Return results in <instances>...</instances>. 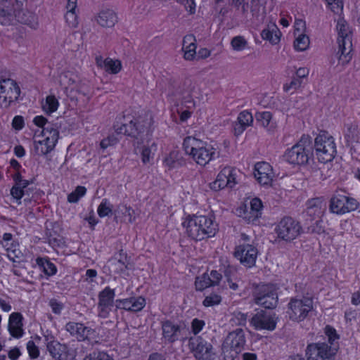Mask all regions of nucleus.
<instances>
[{"label":"nucleus","mask_w":360,"mask_h":360,"mask_svg":"<svg viewBox=\"0 0 360 360\" xmlns=\"http://www.w3.org/2000/svg\"><path fill=\"white\" fill-rule=\"evenodd\" d=\"M131 305L132 311H141L146 305V300L142 297H131Z\"/></svg>","instance_id":"52"},{"label":"nucleus","mask_w":360,"mask_h":360,"mask_svg":"<svg viewBox=\"0 0 360 360\" xmlns=\"http://www.w3.org/2000/svg\"><path fill=\"white\" fill-rule=\"evenodd\" d=\"M153 123V117L148 112H144L138 117L131 115H125L122 121L114 126L117 134H124L133 137H137L140 134L150 129Z\"/></svg>","instance_id":"2"},{"label":"nucleus","mask_w":360,"mask_h":360,"mask_svg":"<svg viewBox=\"0 0 360 360\" xmlns=\"http://www.w3.org/2000/svg\"><path fill=\"white\" fill-rule=\"evenodd\" d=\"M255 302L266 309L274 308L278 303L277 288L272 284L258 285L254 292Z\"/></svg>","instance_id":"10"},{"label":"nucleus","mask_w":360,"mask_h":360,"mask_svg":"<svg viewBox=\"0 0 360 360\" xmlns=\"http://www.w3.org/2000/svg\"><path fill=\"white\" fill-rule=\"evenodd\" d=\"M236 184L235 169L231 167H225L218 174L215 181L210 184V188L217 191L225 188H232Z\"/></svg>","instance_id":"17"},{"label":"nucleus","mask_w":360,"mask_h":360,"mask_svg":"<svg viewBox=\"0 0 360 360\" xmlns=\"http://www.w3.org/2000/svg\"><path fill=\"white\" fill-rule=\"evenodd\" d=\"M131 297L129 299H124L121 300L116 301V307L117 308L124 309L127 311H131Z\"/></svg>","instance_id":"62"},{"label":"nucleus","mask_w":360,"mask_h":360,"mask_svg":"<svg viewBox=\"0 0 360 360\" xmlns=\"http://www.w3.org/2000/svg\"><path fill=\"white\" fill-rule=\"evenodd\" d=\"M183 147L186 154L199 165L205 166L214 158V148L192 136L184 139Z\"/></svg>","instance_id":"4"},{"label":"nucleus","mask_w":360,"mask_h":360,"mask_svg":"<svg viewBox=\"0 0 360 360\" xmlns=\"http://www.w3.org/2000/svg\"><path fill=\"white\" fill-rule=\"evenodd\" d=\"M205 323L203 320L194 319L191 322V330L194 335L199 333L204 328Z\"/></svg>","instance_id":"58"},{"label":"nucleus","mask_w":360,"mask_h":360,"mask_svg":"<svg viewBox=\"0 0 360 360\" xmlns=\"http://www.w3.org/2000/svg\"><path fill=\"white\" fill-rule=\"evenodd\" d=\"M328 7L335 13H339L342 11V0H326Z\"/></svg>","instance_id":"55"},{"label":"nucleus","mask_w":360,"mask_h":360,"mask_svg":"<svg viewBox=\"0 0 360 360\" xmlns=\"http://www.w3.org/2000/svg\"><path fill=\"white\" fill-rule=\"evenodd\" d=\"M27 349L29 355L31 358L35 359L39 356V351L38 347L35 345L34 342L32 340L29 341L27 344Z\"/></svg>","instance_id":"60"},{"label":"nucleus","mask_w":360,"mask_h":360,"mask_svg":"<svg viewBox=\"0 0 360 360\" xmlns=\"http://www.w3.org/2000/svg\"><path fill=\"white\" fill-rule=\"evenodd\" d=\"M11 194L13 198L18 201V203L20 204V199L24 195V190L21 189L20 187L15 184L11 190Z\"/></svg>","instance_id":"61"},{"label":"nucleus","mask_w":360,"mask_h":360,"mask_svg":"<svg viewBox=\"0 0 360 360\" xmlns=\"http://www.w3.org/2000/svg\"><path fill=\"white\" fill-rule=\"evenodd\" d=\"M162 336L163 338L170 342H174L182 338L184 340L186 338L183 337L186 332V328L170 321H166L162 323Z\"/></svg>","instance_id":"21"},{"label":"nucleus","mask_w":360,"mask_h":360,"mask_svg":"<svg viewBox=\"0 0 360 360\" xmlns=\"http://www.w3.org/2000/svg\"><path fill=\"white\" fill-rule=\"evenodd\" d=\"M156 150V145L153 143L151 146H144L141 150V161L146 165L149 163L153 159L154 151Z\"/></svg>","instance_id":"41"},{"label":"nucleus","mask_w":360,"mask_h":360,"mask_svg":"<svg viewBox=\"0 0 360 360\" xmlns=\"http://www.w3.org/2000/svg\"><path fill=\"white\" fill-rule=\"evenodd\" d=\"M55 146L47 142L46 139L34 140V148L35 153L39 155H45L51 152Z\"/></svg>","instance_id":"36"},{"label":"nucleus","mask_w":360,"mask_h":360,"mask_svg":"<svg viewBox=\"0 0 360 360\" xmlns=\"http://www.w3.org/2000/svg\"><path fill=\"white\" fill-rule=\"evenodd\" d=\"M287 313L290 320L302 321L313 309V300L310 297L292 298L288 304Z\"/></svg>","instance_id":"8"},{"label":"nucleus","mask_w":360,"mask_h":360,"mask_svg":"<svg viewBox=\"0 0 360 360\" xmlns=\"http://www.w3.org/2000/svg\"><path fill=\"white\" fill-rule=\"evenodd\" d=\"M358 207L356 200L340 193H335L330 201V210L337 214H343L355 210Z\"/></svg>","instance_id":"14"},{"label":"nucleus","mask_w":360,"mask_h":360,"mask_svg":"<svg viewBox=\"0 0 360 360\" xmlns=\"http://www.w3.org/2000/svg\"><path fill=\"white\" fill-rule=\"evenodd\" d=\"M184 225L188 236L195 241L212 237L217 231V224L210 216L193 215Z\"/></svg>","instance_id":"1"},{"label":"nucleus","mask_w":360,"mask_h":360,"mask_svg":"<svg viewBox=\"0 0 360 360\" xmlns=\"http://www.w3.org/2000/svg\"><path fill=\"white\" fill-rule=\"evenodd\" d=\"M277 321L275 314L262 310L251 318L250 323L255 330L272 331L276 327Z\"/></svg>","instance_id":"16"},{"label":"nucleus","mask_w":360,"mask_h":360,"mask_svg":"<svg viewBox=\"0 0 360 360\" xmlns=\"http://www.w3.org/2000/svg\"><path fill=\"white\" fill-rule=\"evenodd\" d=\"M326 210V203L321 198H312L307 202V212L312 217H320Z\"/></svg>","instance_id":"32"},{"label":"nucleus","mask_w":360,"mask_h":360,"mask_svg":"<svg viewBox=\"0 0 360 360\" xmlns=\"http://www.w3.org/2000/svg\"><path fill=\"white\" fill-rule=\"evenodd\" d=\"M256 120L259 124L268 130L274 129L276 127L272 120V114L269 111L259 112L256 114Z\"/></svg>","instance_id":"35"},{"label":"nucleus","mask_w":360,"mask_h":360,"mask_svg":"<svg viewBox=\"0 0 360 360\" xmlns=\"http://www.w3.org/2000/svg\"><path fill=\"white\" fill-rule=\"evenodd\" d=\"M247 314L241 311H234L232 314L230 322L232 326H245L247 323Z\"/></svg>","instance_id":"47"},{"label":"nucleus","mask_w":360,"mask_h":360,"mask_svg":"<svg viewBox=\"0 0 360 360\" xmlns=\"http://www.w3.org/2000/svg\"><path fill=\"white\" fill-rule=\"evenodd\" d=\"M184 85L186 87L183 90V99L186 105V108L188 110L182 111L180 113V120L181 122H186L191 115V111L190 109L193 108L195 105L197 99H199L200 91L198 87L191 81L185 82Z\"/></svg>","instance_id":"15"},{"label":"nucleus","mask_w":360,"mask_h":360,"mask_svg":"<svg viewBox=\"0 0 360 360\" xmlns=\"http://www.w3.org/2000/svg\"><path fill=\"white\" fill-rule=\"evenodd\" d=\"M314 151L319 162L331 161L336 153L334 138L327 131H321L314 140Z\"/></svg>","instance_id":"6"},{"label":"nucleus","mask_w":360,"mask_h":360,"mask_svg":"<svg viewBox=\"0 0 360 360\" xmlns=\"http://www.w3.org/2000/svg\"><path fill=\"white\" fill-rule=\"evenodd\" d=\"M221 298L219 295L217 294H211L205 298L202 303L205 307H212L219 304L221 302Z\"/></svg>","instance_id":"54"},{"label":"nucleus","mask_w":360,"mask_h":360,"mask_svg":"<svg viewBox=\"0 0 360 360\" xmlns=\"http://www.w3.org/2000/svg\"><path fill=\"white\" fill-rule=\"evenodd\" d=\"M250 10L252 17H264L266 13L264 2L262 0H252Z\"/></svg>","instance_id":"38"},{"label":"nucleus","mask_w":360,"mask_h":360,"mask_svg":"<svg viewBox=\"0 0 360 360\" xmlns=\"http://www.w3.org/2000/svg\"><path fill=\"white\" fill-rule=\"evenodd\" d=\"M27 0H15L17 5H22ZM16 22V8L14 10L11 0H0V23L3 25H13Z\"/></svg>","instance_id":"22"},{"label":"nucleus","mask_w":360,"mask_h":360,"mask_svg":"<svg viewBox=\"0 0 360 360\" xmlns=\"http://www.w3.org/2000/svg\"><path fill=\"white\" fill-rule=\"evenodd\" d=\"M8 330L11 335L16 338L23 335L22 316L20 313L13 312L9 316Z\"/></svg>","instance_id":"28"},{"label":"nucleus","mask_w":360,"mask_h":360,"mask_svg":"<svg viewBox=\"0 0 360 360\" xmlns=\"http://www.w3.org/2000/svg\"><path fill=\"white\" fill-rule=\"evenodd\" d=\"M281 34V32L275 25L269 26L261 33L262 38L272 44H277L280 41Z\"/></svg>","instance_id":"33"},{"label":"nucleus","mask_w":360,"mask_h":360,"mask_svg":"<svg viewBox=\"0 0 360 360\" xmlns=\"http://www.w3.org/2000/svg\"><path fill=\"white\" fill-rule=\"evenodd\" d=\"M7 252V257L13 262H19L22 258V253L18 248L16 243H12L11 246L8 244H3Z\"/></svg>","instance_id":"37"},{"label":"nucleus","mask_w":360,"mask_h":360,"mask_svg":"<svg viewBox=\"0 0 360 360\" xmlns=\"http://www.w3.org/2000/svg\"><path fill=\"white\" fill-rule=\"evenodd\" d=\"M177 1L184 5L185 9L190 13L194 14L195 12V4L194 0H177Z\"/></svg>","instance_id":"59"},{"label":"nucleus","mask_w":360,"mask_h":360,"mask_svg":"<svg viewBox=\"0 0 360 360\" xmlns=\"http://www.w3.org/2000/svg\"><path fill=\"white\" fill-rule=\"evenodd\" d=\"M16 21L27 25L34 30L38 27L37 15L27 10L16 8Z\"/></svg>","instance_id":"31"},{"label":"nucleus","mask_w":360,"mask_h":360,"mask_svg":"<svg viewBox=\"0 0 360 360\" xmlns=\"http://www.w3.org/2000/svg\"><path fill=\"white\" fill-rule=\"evenodd\" d=\"M238 121L240 124V131H243L246 127L252 124L253 117L250 112L248 111H243L239 114Z\"/></svg>","instance_id":"42"},{"label":"nucleus","mask_w":360,"mask_h":360,"mask_svg":"<svg viewBox=\"0 0 360 360\" xmlns=\"http://www.w3.org/2000/svg\"><path fill=\"white\" fill-rule=\"evenodd\" d=\"M245 345V338L243 329L238 328L229 333L222 345L224 360H234L242 352Z\"/></svg>","instance_id":"7"},{"label":"nucleus","mask_w":360,"mask_h":360,"mask_svg":"<svg viewBox=\"0 0 360 360\" xmlns=\"http://www.w3.org/2000/svg\"><path fill=\"white\" fill-rule=\"evenodd\" d=\"M335 353V346L326 342L311 343L306 349L307 360H331Z\"/></svg>","instance_id":"13"},{"label":"nucleus","mask_w":360,"mask_h":360,"mask_svg":"<svg viewBox=\"0 0 360 360\" xmlns=\"http://www.w3.org/2000/svg\"><path fill=\"white\" fill-rule=\"evenodd\" d=\"M86 191V189L84 186H77L74 191L68 195V202L71 203L77 202L82 196L85 195Z\"/></svg>","instance_id":"48"},{"label":"nucleus","mask_w":360,"mask_h":360,"mask_svg":"<svg viewBox=\"0 0 360 360\" xmlns=\"http://www.w3.org/2000/svg\"><path fill=\"white\" fill-rule=\"evenodd\" d=\"M12 127L16 130H20L24 127V119L22 116H15L12 122Z\"/></svg>","instance_id":"63"},{"label":"nucleus","mask_w":360,"mask_h":360,"mask_svg":"<svg viewBox=\"0 0 360 360\" xmlns=\"http://www.w3.org/2000/svg\"><path fill=\"white\" fill-rule=\"evenodd\" d=\"M34 124L41 127V137L46 139V141L56 146L58 138V127L56 124L47 122V120L43 116H37L33 120Z\"/></svg>","instance_id":"18"},{"label":"nucleus","mask_w":360,"mask_h":360,"mask_svg":"<svg viewBox=\"0 0 360 360\" xmlns=\"http://www.w3.org/2000/svg\"><path fill=\"white\" fill-rule=\"evenodd\" d=\"M129 264L127 255L120 250L118 256H115L109 261V265L115 273H122L128 269Z\"/></svg>","instance_id":"30"},{"label":"nucleus","mask_w":360,"mask_h":360,"mask_svg":"<svg viewBox=\"0 0 360 360\" xmlns=\"http://www.w3.org/2000/svg\"><path fill=\"white\" fill-rule=\"evenodd\" d=\"M275 231L278 237L286 242H291L296 239L303 231L300 222L289 217L283 218L276 226Z\"/></svg>","instance_id":"9"},{"label":"nucleus","mask_w":360,"mask_h":360,"mask_svg":"<svg viewBox=\"0 0 360 360\" xmlns=\"http://www.w3.org/2000/svg\"><path fill=\"white\" fill-rule=\"evenodd\" d=\"M245 0H232V4L239 13L243 17L247 18L248 15V4L244 2Z\"/></svg>","instance_id":"51"},{"label":"nucleus","mask_w":360,"mask_h":360,"mask_svg":"<svg viewBox=\"0 0 360 360\" xmlns=\"http://www.w3.org/2000/svg\"><path fill=\"white\" fill-rule=\"evenodd\" d=\"M196 290H203L204 289L212 286V283H210V279L209 278V274L205 273L203 274L201 276H198L196 278L195 282Z\"/></svg>","instance_id":"46"},{"label":"nucleus","mask_w":360,"mask_h":360,"mask_svg":"<svg viewBox=\"0 0 360 360\" xmlns=\"http://www.w3.org/2000/svg\"><path fill=\"white\" fill-rule=\"evenodd\" d=\"M255 177L262 186H271L274 173L272 167L266 162H257L255 165Z\"/></svg>","instance_id":"23"},{"label":"nucleus","mask_w":360,"mask_h":360,"mask_svg":"<svg viewBox=\"0 0 360 360\" xmlns=\"http://www.w3.org/2000/svg\"><path fill=\"white\" fill-rule=\"evenodd\" d=\"M84 360H113L107 353L103 352H94L86 356Z\"/></svg>","instance_id":"53"},{"label":"nucleus","mask_w":360,"mask_h":360,"mask_svg":"<svg viewBox=\"0 0 360 360\" xmlns=\"http://www.w3.org/2000/svg\"><path fill=\"white\" fill-rule=\"evenodd\" d=\"M188 346L198 360H217V356L211 344L196 336L189 339Z\"/></svg>","instance_id":"11"},{"label":"nucleus","mask_w":360,"mask_h":360,"mask_svg":"<svg viewBox=\"0 0 360 360\" xmlns=\"http://www.w3.org/2000/svg\"><path fill=\"white\" fill-rule=\"evenodd\" d=\"M20 94V89L17 83L11 79L0 81V106L7 108L17 101Z\"/></svg>","instance_id":"12"},{"label":"nucleus","mask_w":360,"mask_h":360,"mask_svg":"<svg viewBox=\"0 0 360 360\" xmlns=\"http://www.w3.org/2000/svg\"><path fill=\"white\" fill-rule=\"evenodd\" d=\"M65 329L79 341L88 339L94 333L91 328L84 326L82 323L75 322L68 323L65 326Z\"/></svg>","instance_id":"27"},{"label":"nucleus","mask_w":360,"mask_h":360,"mask_svg":"<svg viewBox=\"0 0 360 360\" xmlns=\"http://www.w3.org/2000/svg\"><path fill=\"white\" fill-rule=\"evenodd\" d=\"M196 44L195 38L193 34H188L184 37L183 39L184 58L186 60H193L196 57Z\"/></svg>","instance_id":"29"},{"label":"nucleus","mask_w":360,"mask_h":360,"mask_svg":"<svg viewBox=\"0 0 360 360\" xmlns=\"http://www.w3.org/2000/svg\"><path fill=\"white\" fill-rule=\"evenodd\" d=\"M65 20L70 28H76L79 25L77 11H67L65 14Z\"/></svg>","instance_id":"49"},{"label":"nucleus","mask_w":360,"mask_h":360,"mask_svg":"<svg viewBox=\"0 0 360 360\" xmlns=\"http://www.w3.org/2000/svg\"><path fill=\"white\" fill-rule=\"evenodd\" d=\"M231 46L236 51H241L248 46V41L243 36L234 37L231 41Z\"/></svg>","instance_id":"45"},{"label":"nucleus","mask_w":360,"mask_h":360,"mask_svg":"<svg viewBox=\"0 0 360 360\" xmlns=\"http://www.w3.org/2000/svg\"><path fill=\"white\" fill-rule=\"evenodd\" d=\"M324 330L330 344L329 346H335V352H337L338 349V340L339 339V336L335 329L330 326H326Z\"/></svg>","instance_id":"43"},{"label":"nucleus","mask_w":360,"mask_h":360,"mask_svg":"<svg viewBox=\"0 0 360 360\" xmlns=\"http://www.w3.org/2000/svg\"><path fill=\"white\" fill-rule=\"evenodd\" d=\"M299 28L295 30V39L294 41V48L297 51H304L309 46V38L303 33H297Z\"/></svg>","instance_id":"34"},{"label":"nucleus","mask_w":360,"mask_h":360,"mask_svg":"<svg viewBox=\"0 0 360 360\" xmlns=\"http://www.w3.org/2000/svg\"><path fill=\"white\" fill-rule=\"evenodd\" d=\"M58 107V101L54 96H49L46 98V101L42 104L43 110L47 113L55 112Z\"/></svg>","instance_id":"44"},{"label":"nucleus","mask_w":360,"mask_h":360,"mask_svg":"<svg viewBox=\"0 0 360 360\" xmlns=\"http://www.w3.org/2000/svg\"><path fill=\"white\" fill-rule=\"evenodd\" d=\"M94 20L101 27L110 28L114 27L117 22V16L113 10L106 8L99 11L94 16Z\"/></svg>","instance_id":"26"},{"label":"nucleus","mask_w":360,"mask_h":360,"mask_svg":"<svg viewBox=\"0 0 360 360\" xmlns=\"http://www.w3.org/2000/svg\"><path fill=\"white\" fill-rule=\"evenodd\" d=\"M70 76H71L70 72H63L60 74L59 77L60 85L63 86L65 88H68L73 84L75 83V80L70 78Z\"/></svg>","instance_id":"57"},{"label":"nucleus","mask_w":360,"mask_h":360,"mask_svg":"<svg viewBox=\"0 0 360 360\" xmlns=\"http://www.w3.org/2000/svg\"><path fill=\"white\" fill-rule=\"evenodd\" d=\"M209 278L212 285H215L219 283L221 279V275L218 271L213 270L209 274Z\"/></svg>","instance_id":"64"},{"label":"nucleus","mask_w":360,"mask_h":360,"mask_svg":"<svg viewBox=\"0 0 360 360\" xmlns=\"http://www.w3.org/2000/svg\"><path fill=\"white\" fill-rule=\"evenodd\" d=\"M47 349L51 355L58 360H74L76 356L74 349L55 340L47 344Z\"/></svg>","instance_id":"20"},{"label":"nucleus","mask_w":360,"mask_h":360,"mask_svg":"<svg viewBox=\"0 0 360 360\" xmlns=\"http://www.w3.org/2000/svg\"><path fill=\"white\" fill-rule=\"evenodd\" d=\"M112 205L108 200L103 199L99 205L97 212L100 217H104L112 213Z\"/></svg>","instance_id":"50"},{"label":"nucleus","mask_w":360,"mask_h":360,"mask_svg":"<svg viewBox=\"0 0 360 360\" xmlns=\"http://www.w3.org/2000/svg\"><path fill=\"white\" fill-rule=\"evenodd\" d=\"M302 85V82L297 77H293L290 83H287L283 85V90L285 92H288L291 90H296L299 89Z\"/></svg>","instance_id":"56"},{"label":"nucleus","mask_w":360,"mask_h":360,"mask_svg":"<svg viewBox=\"0 0 360 360\" xmlns=\"http://www.w3.org/2000/svg\"><path fill=\"white\" fill-rule=\"evenodd\" d=\"M122 69V63L118 60H114L110 58L105 59L104 70L110 74H117Z\"/></svg>","instance_id":"40"},{"label":"nucleus","mask_w":360,"mask_h":360,"mask_svg":"<svg viewBox=\"0 0 360 360\" xmlns=\"http://www.w3.org/2000/svg\"><path fill=\"white\" fill-rule=\"evenodd\" d=\"M115 292L109 287H106L98 295V315L102 318H106L112 307Z\"/></svg>","instance_id":"24"},{"label":"nucleus","mask_w":360,"mask_h":360,"mask_svg":"<svg viewBox=\"0 0 360 360\" xmlns=\"http://www.w3.org/2000/svg\"><path fill=\"white\" fill-rule=\"evenodd\" d=\"M338 51L335 57L338 66H346L352 58V30L345 20L340 18L337 22Z\"/></svg>","instance_id":"3"},{"label":"nucleus","mask_w":360,"mask_h":360,"mask_svg":"<svg viewBox=\"0 0 360 360\" xmlns=\"http://www.w3.org/2000/svg\"><path fill=\"white\" fill-rule=\"evenodd\" d=\"M312 155L311 139L308 135H303L296 144L285 151L284 158L293 165H304Z\"/></svg>","instance_id":"5"},{"label":"nucleus","mask_w":360,"mask_h":360,"mask_svg":"<svg viewBox=\"0 0 360 360\" xmlns=\"http://www.w3.org/2000/svg\"><path fill=\"white\" fill-rule=\"evenodd\" d=\"M262 207L263 206L261 200L257 198H255L250 201V212L252 216L250 217H245L246 218H248L249 222H253L255 220L259 218V217L261 214V210Z\"/></svg>","instance_id":"39"},{"label":"nucleus","mask_w":360,"mask_h":360,"mask_svg":"<svg viewBox=\"0 0 360 360\" xmlns=\"http://www.w3.org/2000/svg\"><path fill=\"white\" fill-rule=\"evenodd\" d=\"M257 248L250 244L238 245L234 252V256L240 262L247 267L255 265L257 257Z\"/></svg>","instance_id":"19"},{"label":"nucleus","mask_w":360,"mask_h":360,"mask_svg":"<svg viewBox=\"0 0 360 360\" xmlns=\"http://www.w3.org/2000/svg\"><path fill=\"white\" fill-rule=\"evenodd\" d=\"M344 136L346 144L350 147L352 153H360L359 130L356 124L350 123L345 125Z\"/></svg>","instance_id":"25"}]
</instances>
